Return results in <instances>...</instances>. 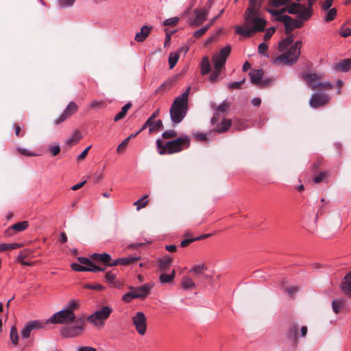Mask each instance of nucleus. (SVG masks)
Masks as SVG:
<instances>
[{"mask_svg":"<svg viewBox=\"0 0 351 351\" xmlns=\"http://www.w3.org/2000/svg\"><path fill=\"white\" fill-rule=\"evenodd\" d=\"M297 2L291 3L290 5L282 8L280 10L275 9H267V12L274 17V20L280 21L285 16L283 14L287 12L291 14H298L299 17L304 20H308L313 14V6L317 0H295Z\"/></svg>","mask_w":351,"mask_h":351,"instance_id":"obj_1","label":"nucleus"},{"mask_svg":"<svg viewBox=\"0 0 351 351\" xmlns=\"http://www.w3.org/2000/svg\"><path fill=\"white\" fill-rule=\"evenodd\" d=\"M293 34H290L279 42L278 49L282 53L274 59V64L291 65L298 61L301 53L302 41L298 40L293 44Z\"/></svg>","mask_w":351,"mask_h":351,"instance_id":"obj_2","label":"nucleus"},{"mask_svg":"<svg viewBox=\"0 0 351 351\" xmlns=\"http://www.w3.org/2000/svg\"><path fill=\"white\" fill-rule=\"evenodd\" d=\"M260 11L246 10L243 25H237L235 32L244 37H250L255 32L264 31L266 21L259 16Z\"/></svg>","mask_w":351,"mask_h":351,"instance_id":"obj_3","label":"nucleus"},{"mask_svg":"<svg viewBox=\"0 0 351 351\" xmlns=\"http://www.w3.org/2000/svg\"><path fill=\"white\" fill-rule=\"evenodd\" d=\"M191 87L180 96L175 98L169 110L171 121L178 124L184 119L188 111V99Z\"/></svg>","mask_w":351,"mask_h":351,"instance_id":"obj_4","label":"nucleus"},{"mask_svg":"<svg viewBox=\"0 0 351 351\" xmlns=\"http://www.w3.org/2000/svg\"><path fill=\"white\" fill-rule=\"evenodd\" d=\"M79 308V301L71 300L60 311L54 313L46 323L69 324L74 322L76 317L75 311Z\"/></svg>","mask_w":351,"mask_h":351,"instance_id":"obj_5","label":"nucleus"},{"mask_svg":"<svg viewBox=\"0 0 351 351\" xmlns=\"http://www.w3.org/2000/svg\"><path fill=\"white\" fill-rule=\"evenodd\" d=\"M156 145L158 149V153L160 155L165 154H171L189 147L190 139L187 135H185L175 140L168 141L165 144L162 143L161 140L158 139L156 141Z\"/></svg>","mask_w":351,"mask_h":351,"instance_id":"obj_6","label":"nucleus"},{"mask_svg":"<svg viewBox=\"0 0 351 351\" xmlns=\"http://www.w3.org/2000/svg\"><path fill=\"white\" fill-rule=\"evenodd\" d=\"M231 51V47L227 45L220 49L219 52L213 55L212 61L214 64L215 71L209 77V81L212 83L217 80L218 77L221 74V69L224 67L226 60Z\"/></svg>","mask_w":351,"mask_h":351,"instance_id":"obj_7","label":"nucleus"},{"mask_svg":"<svg viewBox=\"0 0 351 351\" xmlns=\"http://www.w3.org/2000/svg\"><path fill=\"white\" fill-rule=\"evenodd\" d=\"M113 310L109 306H102L92 314L89 315L86 320L97 329L103 328L106 320L110 317Z\"/></svg>","mask_w":351,"mask_h":351,"instance_id":"obj_8","label":"nucleus"},{"mask_svg":"<svg viewBox=\"0 0 351 351\" xmlns=\"http://www.w3.org/2000/svg\"><path fill=\"white\" fill-rule=\"evenodd\" d=\"M75 324L63 327L60 334L65 338H73L81 335L85 329L86 319L84 316H79L74 322Z\"/></svg>","mask_w":351,"mask_h":351,"instance_id":"obj_9","label":"nucleus"},{"mask_svg":"<svg viewBox=\"0 0 351 351\" xmlns=\"http://www.w3.org/2000/svg\"><path fill=\"white\" fill-rule=\"evenodd\" d=\"M302 78L312 90L315 88L330 90L333 87L332 84L330 82H322L321 75L314 73H305L302 75Z\"/></svg>","mask_w":351,"mask_h":351,"instance_id":"obj_10","label":"nucleus"},{"mask_svg":"<svg viewBox=\"0 0 351 351\" xmlns=\"http://www.w3.org/2000/svg\"><path fill=\"white\" fill-rule=\"evenodd\" d=\"M328 94L317 90L312 94L309 99V105L313 108H318L326 106L330 101Z\"/></svg>","mask_w":351,"mask_h":351,"instance_id":"obj_11","label":"nucleus"},{"mask_svg":"<svg viewBox=\"0 0 351 351\" xmlns=\"http://www.w3.org/2000/svg\"><path fill=\"white\" fill-rule=\"evenodd\" d=\"M132 323L138 333L141 335L145 334L147 329V319L145 314L141 312H137L132 318Z\"/></svg>","mask_w":351,"mask_h":351,"instance_id":"obj_12","label":"nucleus"},{"mask_svg":"<svg viewBox=\"0 0 351 351\" xmlns=\"http://www.w3.org/2000/svg\"><path fill=\"white\" fill-rule=\"evenodd\" d=\"M281 22L284 23L285 27V33L289 34L293 29L297 28H300L303 26V21L304 19H300L299 16V19H293L291 16L288 15H285V16H282Z\"/></svg>","mask_w":351,"mask_h":351,"instance_id":"obj_13","label":"nucleus"},{"mask_svg":"<svg viewBox=\"0 0 351 351\" xmlns=\"http://www.w3.org/2000/svg\"><path fill=\"white\" fill-rule=\"evenodd\" d=\"M47 324V323L40 321V320H33V321L27 322L21 331L22 338H23V339L29 338L30 336L31 332L33 330L43 328H45V326Z\"/></svg>","mask_w":351,"mask_h":351,"instance_id":"obj_14","label":"nucleus"},{"mask_svg":"<svg viewBox=\"0 0 351 351\" xmlns=\"http://www.w3.org/2000/svg\"><path fill=\"white\" fill-rule=\"evenodd\" d=\"M77 110V106L73 101H71L69 103L68 106L63 111V112L60 114V116L54 121L56 124H59L61 122L65 121L69 117L75 113Z\"/></svg>","mask_w":351,"mask_h":351,"instance_id":"obj_15","label":"nucleus"},{"mask_svg":"<svg viewBox=\"0 0 351 351\" xmlns=\"http://www.w3.org/2000/svg\"><path fill=\"white\" fill-rule=\"evenodd\" d=\"M153 287V285L150 283H146L143 285L134 288L133 287H130V289L133 290L134 293L136 295L137 298L144 299L149 294L150 290Z\"/></svg>","mask_w":351,"mask_h":351,"instance_id":"obj_16","label":"nucleus"},{"mask_svg":"<svg viewBox=\"0 0 351 351\" xmlns=\"http://www.w3.org/2000/svg\"><path fill=\"white\" fill-rule=\"evenodd\" d=\"M194 12L195 14V17L191 23L193 26L200 25L206 21L207 15L208 14V10L206 9H195Z\"/></svg>","mask_w":351,"mask_h":351,"instance_id":"obj_17","label":"nucleus"},{"mask_svg":"<svg viewBox=\"0 0 351 351\" xmlns=\"http://www.w3.org/2000/svg\"><path fill=\"white\" fill-rule=\"evenodd\" d=\"M147 128H149V132H152L154 130H160L162 128V122L160 119L154 121L148 119L143 125V126L140 129V131H143Z\"/></svg>","mask_w":351,"mask_h":351,"instance_id":"obj_18","label":"nucleus"},{"mask_svg":"<svg viewBox=\"0 0 351 351\" xmlns=\"http://www.w3.org/2000/svg\"><path fill=\"white\" fill-rule=\"evenodd\" d=\"M77 260L78 262H80L82 265L86 266V267L95 269V270L93 271V272L104 271L106 269V267H101L94 264L93 262L88 258L81 256L78 257Z\"/></svg>","mask_w":351,"mask_h":351,"instance_id":"obj_19","label":"nucleus"},{"mask_svg":"<svg viewBox=\"0 0 351 351\" xmlns=\"http://www.w3.org/2000/svg\"><path fill=\"white\" fill-rule=\"evenodd\" d=\"M173 262V259L169 256H165L162 258H160L157 262V266L160 271L165 272L167 271L171 263Z\"/></svg>","mask_w":351,"mask_h":351,"instance_id":"obj_20","label":"nucleus"},{"mask_svg":"<svg viewBox=\"0 0 351 351\" xmlns=\"http://www.w3.org/2000/svg\"><path fill=\"white\" fill-rule=\"evenodd\" d=\"M152 29V27L151 26L143 25L141 28V31L136 34L134 40L138 43L144 41L151 33Z\"/></svg>","mask_w":351,"mask_h":351,"instance_id":"obj_21","label":"nucleus"},{"mask_svg":"<svg viewBox=\"0 0 351 351\" xmlns=\"http://www.w3.org/2000/svg\"><path fill=\"white\" fill-rule=\"evenodd\" d=\"M341 288L343 293L351 298V271L343 278Z\"/></svg>","mask_w":351,"mask_h":351,"instance_id":"obj_22","label":"nucleus"},{"mask_svg":"<svg viewBox=\"0 0 351 351\" xmlns=\"http://www.w3.org/2000/svg\"><path fill=\"white\" fill-rule=\"evenodd\" d=\"M332 69L335 71L348 72L351 69V60L348 58L340 63L335 64L332 66Z\"/></svg>","mask_w":351,"mask_h":351,"instance_id":"obj_23","label":"nucleus"},{"mask_svg":"<svg viewBox=\"0 0 351 351\" xmlns=\"http://www.w3.org/2000/svg\"><path fill=\"white\" fill-rule=\"evenodd\" d=\"M249 75L252 84L256 85L261 84L263 76V71L262 69L251 71Z\"/></svg>","mask_w":351,"mask_h":351,"instance_id":"obj_24","label":"nucleus"},{"mask_svg":"<svg viewBox=\"0 0 351 351\" xmlns=\"http://www.w3.org/2000/svg\"><path fill=\"white\" fill-rule=\"evenodd\" d=\"M91 258L96 261L104 263V265L108 266V262L111 261V256L107 253H94L91 255Z\"/></svg>","mask_w":351,"mask_h":351,"instance_id":"obj_25","label":"nucleus"},{"mask_svg":"<svg viewBox=\"0 0 351 351\" xmlns=\"http://www.w3.org/2000/svg\"><path fill=\"white\" fill-rule=\"evenodd\" d=\"M231 121L230 119H223L219 124H217L215 130L219 133L226 132L231 125Z\"/></svg>","mask_w":351,"mask_h":351,"instance_id":"obj_26","label":"nucleus"},{"mask_svg":"<svg viewBox=\"0 0 351 351\" xmlns=\"http://www.w3.org/2000/svg\"><path fill=\"white\" fill-rule=\"evenodd\" d=\"M117 278V272L114 271H108L105 274V279L106 282L110 284L112 287L118 288L119 285L118 282L116 281Z\"/></svg>","mask_w":351,"mask_h":351,"instance_id":"obj_27","label":"nucleus"},{"mask_svg":"<svg viewBox=\"0 0 351 351\" xmlns=\"http://www.w3.org/2000/svg\"><path fill=\"white\" fill-rule=\"evenodd\" d=\"M28 227V221H23L19 223H16L12 226H10L7 230L6 233L10 234V230H15L16 232H21L25 230Z\"/></svg>","mask_w":351,"mask_h":351,"instance_id":"obj_28","label":"nucleus"},{"mask_svg":"<svg viewBox=\"0 0 351 351\" xmlns=\"http://www.w3.org/2000/svg\"><path fill=\"white\" fill-rule=\"evenodd\" d=\"M176 276L175 270H172L170 274H166L165 272H162V274L159 276V282L161 284L169 283L171 282Z\"/></svg>","mask_w":351,"mask_h":351,"instance_id":"obj_29","label":"nucleus"},{"mask_svg":"<svg viewBox=\"0 0 351 351\" xmlns=\"http://www.w3.org/2000/svg\"><path fill=\"white\" fill-rule=\"evenodd\" d=\"M201 73L202 75H206L210 73L211 71V66L208 57L204 56L201 62Z\"/></svg>","mask_w":351,"mask_h":351,"instance_id":"obj_30","label":"nucleus"},{"mask_svg":"<svg viewBox=\"0 0 351 351\" xmlns=\"http://www.w3.org/2000/svg\"><path fill=\"white\" fill-rule=\"evenodd\" d=\"M344 307V301L341 298L333 300L332 302V308L334 313H339Z\"/></svg>","mask_w":351,"mask_h":351,"instance_id":"obj_31","label":"nucleus"},{"mask_svg":"<svg viewBox=\"0 0 351 351\" xmlns=\"http://www.w3.org/2000/svg\"><path fill=\"white\" fill-rule=\"evenodd\" d=\"M206 267L204 264H199L194 265L190 270L195 276L199 277L203 275V273L206 270Z\"/></svg>","mask_w":351,"mask_h":351,"instance_id":"obj_32","label":"nucleus"},{"mask_svg":"<svg viewBox=\"0 0 351 351\" xmlns=\"http://www.w3.org/2000/svg\"><path fill=\"white\" fill-rule=\"evenodd\" d=\"M82 134L79 131L74 132L71 137L66 140V144L69 146H72L76 144L81 138Z\"/></svg>","mask_w":351,"mask_h":351,"instance_id":"obj_33","label":"nucleus"},{"mask_svg":"<svg viewBox=\"0 0 351 351\" xmlns=\"http://www.w3.org/2000/svg\"><path fill=\"white\" fill-rule=\"evenodd\" d=\"M182 287L184 289H193L195 287V282L193 281V280L188 277V276H184L182 278Z\"/></svg>","mask_w":351,"mask_h":351,"instance_id":"obj_34","label":"nucleus"},{"mask_svg":"<svg viewBox=\"0 0 351 351\" xmlns=\"http://www.w3.org/2000/svg\"><path fill=\"white\" fill-rule=\"evenodd\" d=\"M299 326L297 324H293L287 330V337L291 339H295L298 334Z\"/></svg>","mask_w":351,"mask_h":351,"instance_id":"obj_35","label":"nucleus"},{"mask_svg":"<svg viewBox=\"0 0 351 351\" xmlns=\"http://www.w3.org/2000/svg\"><path fill=\"white\" fill-rule=\"evenodd\" d=\"M326 12L324 17V21L325 22H330V21H333L335 19L337 14V9L335 8H330L329 10H326Z\"/></svg>","mask_w":351,"mask_h":351,"instance_id":"obj_36","label":"nucleus"},{"mask_svg":"<svg viewBox=\"0 0 351 351\" xmlns=\"http://www.w3.org/2000/svg\"><path fill=\"white\" fill-rule=\"evenodd\" d=\"M131 106H132V104L130 102L125 104L121 108V111L117 114H116V116L114 118V121H117L123 119L125 116L127 112L131 108Z\"/></svg>","mask_w":351,"mask_h":351,"instance_id":"obj_37","label":"nucleus"},{"mask_svg":"<svg viewBox=\"0 0 351 351\" xmlns=\"http://www.w3.org/2000/svg\"><path fill=\"white\" fill-rule=\"evenodd\" d=\"M265 0H249V6L246 10H258L261 8V5Z\"/></svg>","mask_w":351,"mask_h":351,"instance_id":"obj_38","label":"nucleus"},{"mask_svg":"<svg viewBox=\"0 0 351 351\" xmlns=\"http://www.w3.org/2000/svg\"><path fill=\"white\" fill-rule=\"evenodd\" d=\"M71 268L73 270L76 271H88L95 270V269L86 267V266L82 265L80 262L71 264Z\"/></svg>","mask_w":351,"mask_h":351,"instance_id":"obj_39","label":"nucleus"},{"mask_svg":"<svg viewBox=\"0 0 351 351\" xmlns=\"http://www.w3.org/2000/svg\"><path fill=\"white\" fill-rule=\"evenodd\" d=\"M10 339L14 345H16L19 342L18 331L15 326H12L10 332Z\"/></svg>","mask_w":351,"mask_h":351,"instance_id":"obj_40","label":"nucleus"},{"mask_svg":"<svg viewBox=\"0 0 351 351\" xmlns=\"http://www.w3.org/2000/svg\"><path fill=\"white\" fill-rule=\"evenodd\" d=\"M233 128L236 130H243L247 128L246 123L241 119H235L233 123Z\"/></svg>","mask_w":351,"mask_h":351,"instance_id":"obj_41","label":"nucleus"},{"mask_svg":"<svg viewBox=\"0 0 351 351\" xmlns=\"http://www.w3.org/2000/svg\"><path fill=\"white\" fill-rule=\"evenodd\" d=\"M179 58V54L177 53H171L169 56V68L173 69L175 65L177 64Z\"/></svg>","mask_w":351,"mask_h":351,"instance_id":"obj_42","label":"nucleus"},{"mask_svg":"<svg viewBox=\"0 0 351 351\" xmlns=\"http://www.w3.org/2000/svg\"><path fill=\"white\" fill-rule=\"evenodd\" d=\"M138 257L136 256H128V257H123L121 258V265H128L137 260H138Z\"/></svg>","mask_w":351,"mask_h":351,"instance_id":"obj_43","label":"nucleus"},{"mask_svg":"<svg viewBox=\"0 0 351 351\" xmlns=\"http://www.w3.org/2000/svg\"><path fill=\"white\" fill-rule=\"evenodd\" d=\"M136 295L133 290L130 289V291L125 293L122 296V300L125 302H130L133 299H136Z\"/></svg>","mask_w":351,"mask_h":351,"instance_id":"obj_44","label":"nucleus"},{"mask_svg":"<svg viewBox=\"0 0 351 351\" xmlns=\"http://www.w3.org/2000/svg\"><path fill=\"white\" fill-rule=\"evenodd\" d=\"M16 150L18 151V152L19 154H21V155H23V156H39L38 154H36V152H31L25 148L17 147Z\"/></svg>","mask_w":351,"mask_h":351,"instance_id":"obj_45","label":"nucleus"},{"mask_svg":"<svg viewBox=\"0 0 351 351\" xmlns=\"http://www.w3.org/2000/svg\"><path fill=\"white\" fill-rule=\"evenodd\" d=\"M329 175L328 171H322L316 176L313 180L315 184L320 183L324 180L325 178Z\"/></svg>","mask_w":351,"mask_h":351,"instance_id":"obj_46","label":"nucleus"},{"mask_svg":"<svg viewBox=\"0 0 351 351\" xmlns=\"http://www.w3.org/2000/svg\"><path fill=\"white\" fill-rule=\"evenodd\" d=\"M210 27V25H207L196 30L193 33V36L196 38H200L206 32V31L209 29Z\"/></svg>","mask_w":351,"mask_h":351,"instance_id":"obj_47","label":"nucleus"},{"mask_svg":"<svg viewBox=\"0 0 351 351\" xmlns=\"http://www.w3.org/2000/svg\"><path fill=\"white\" fill-rule=\"evenodd\" d=\"M245 82V79L239 82H230L227 84V86L229 89H239L241 88V85L243 84Z\"/></svg>","mask_w":351,"mask_h":351,"instance_id":"obj_48","label":"nucleus"},{"mask_svg":"<svg viewBox=\"0 0 351 351\" xmlns=\"http://www.w3.org/2000/svg\"><path fill=\"white\" fill-rule=\"evenodd\" d=\"M179 19L178 17H171L166 19L163 22V25L165 26L175 25L178 23Z\"/></svg>","mask_w":351,"mask_h":351,"instance_id":"obj_49","label":"nucleus"},{"mask_svg":"<svg viewBox=\"0 0 351 351\" xmlns=\"http://www.w3.org/2000/svg\"><path fill=\"white\" fill-rule=\"evenodd\" d=\"M49 150L51 152L52 155L55 156L60 153V147L58 144H54L49 147Z\"/></svg>","mask_w":351,"mask_h":351,"instance_id":"obj_50","label":"nucleus"},{"mask_svg":"<svg viewBox=\"0 0 351 351\" xmlns=\"http://www.w3.org/2000/svg\"><path fill=\"white\" fill-rule=\"evenodd\" d=\"M84 288L88 289H93V290H103L104 289V286L100 284L97 285H90V284H86L84 285Z\"/></svg>","mask_w":351,"mask_h":351,"instance_id":"obj_51","label":"nucleus"},{"mask_svg":"<svg viewBox=\"0 0 351 351\" xmlns=\"http://www.w3.org/2000/svg\"><path fill=\"white\" fill-rule=\"evenodd\" d=\"M268 45L265 43H261L259 44L258 47V51L260 54L264 55L267 57H268V55L265 54V52L267 50Z\"/></svg>","mask_w":351,"mask_h":351,"instance_id":"obj_52","label":"nucleus"},{"mask_svg":"<svg viewBox=\"0 0 351 351\" xmlns=\"http://www.w3.org/2000/svg\"><path fill=\"white\" fill-rule=\"evenodd\" d=\"M339 33L343 37L346 38L351 35V28L343 26L341 28Z\"/></svg>","mask_w":351,"mask_h":351,"instance_id":"obj_53","label":"nucleus"},{"mask_svg":"<svg viewBox=\"0 0 351 351\" xmlns=\"http://www.w3.org/2000/svg\"><path fill=\"white\" fill-rule=\"evenodd\" d=\"M162 136L164 138H172L177 136V132L175 130L165 131Z\"/></svg>","mask_w":351,"mask_h":351,"instance_id":"obj_54","label":"nucleus"},{"mask_svg":"<svg viewBox=\"0 0 351 351\" xmlns=\"http://www.w3.org/2000/svg\"><path fill=\"white\" fill-rule=\"evenodd\" d=\"M128 142H129V138H127L123 141H122V143L118 145V147L117 148V152H119V153L123 152L125 150V149L126 148Z\"/></svg>","mask_w":351,"mask_h":351,"instance_id":"obj_55","label":"nucleus"},{"mask_svg":"<svg viewBox=\"0 0 351 351\" xmlns=\"http://www.w3.org/2000/svg\"><path fill=\"white\" fill-rule=\"evenodd\" d=\"M230 105L226 102V101H223L220 105H219L217 108V110L221 112H225L228 111Z\"/></svg>","mask_w":351,"mask_h":351,"instance_id":"obj_56","label":"nucleus"},{"mask_svg":"<svg viewBox=\"0 0 351 351\" xmlns=\"http://www.w3.org/2000/svg\"><path fill=\"white\" fill-rule=\"evenodd\" d=\"M147 196L145 195L141 199H138L134 202V205L136 206V210H139L141 208L145 206L147 201L142 202L143 199L147 198Z\"/></svg>","mask_w":351,"mask_h":351,"instance_id":"obj_57","label":"nucleus"},{"mask_svg":"<svg viewBox=\"0 0 351 351\" xmlns=\"http://www.w3.org/2000/svg\"><path fill=\"white\" fill-rule=\"evenodd\" d=\"M289 0H271V5L274 7L285 5L289 3Z\"/></svg>","mask_w":351,"mask_h":351,"instance_id":"obj_58","label":"nucleus"},{"mask_svg":"<svg viewBox=\"0 0 351 351\" xmlns=\"http://www.w3.org/2000/svg\"><path fill=\"white\" fill-rule=\"evenodd\" d=\"M75 0H58L59 5L61 7H70L72 6Z\"/></svg>","mask_w":351,"mask_h":351,"instance_id":"obj_59","label":"nucleus"},{"mask_svg":"<svg viewBox=\"0 0 351 351\" xmlns=\"http://www.w3.org/2000/svg\"><path fill=\"white\" fill-rule=\"evenodd\" d=\"M298 291V287L296 286H293L289 288L285 289V292L287 293V294L292 297L297 291Z\"/></svg>","mask_w":351,"mask_h":351,"instance_id":"obj_60","label":"nucleus"},{"mask_svg":"<svg viewBox=\"0 0 351 351\" xmlns=\"http://www.w3.org/2000/svg\"><path fill=\"white\" fill-rule=\"evenodd\" d=\"M274 32H275L274 27L268 28L264 35V39L265 40H269L272 36V35L274 34Z\"/></svg>","mask_w":351,"mask_h":351,"instance_id":"obj_61","label":"nucleus"},{"mask_svg":"<svg viewBox=\"0 0 351 351\" xmlns=\"http://www.w3.org/2000/svg\"><path fill=\"white\" fill-rule=\"evenodd\" d=\"M104 102L102 101L93 100L90 104L91 108H99L102 107Z\"/></svg>","mask_w":351,"mask_h":351,"instance_id":"obj_62","label":"nucleus"},{"mask_svg":"<svg viewBox=\"0 0 351 351\" xmlns=\"http://www.w3.org/2000/svg\"><path fill=\"white\" fill-rule=\"evenodd\" d=\"M333 0H324V3L322 5L324 10H328L332 5Z\"/></svg>","mask_w":351,"mask_h":351,"instance_id":"obj_63","label":"nucleus"},{"mask_svg":"<svg viewBox=\"0 0 351 351\" xmlns=\"http://www.w3.org/2000/svg\"><path fill=\"white\" fill-rule=\"evenodd\" d=\"M91 146L87 147L78 156L77 160H84L86 156H87L88 150L90 149Z\"/></svg>","mask_w":351,"mask_h":351,"instance_id":"obj_64","label":"nucleus"}]
</instances>
